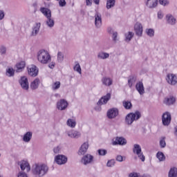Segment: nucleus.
Wrapping results in <instances>:
<instances>
[{
	"mask_svg": "<svg viewBox=\"0 0 177 177\" xmlns=\"http://www.w3.org/2000/svg\"><path fill=\"white\" fill-rule=\"evenodd\" d=\"M49 167L46 164H37L32 169V174L37 177H42L48 174Z\"/></svg>",
	"mask_w": 177,
	"mask_h": 177,
	"instance_id": "f257e3e1",
	"label": "nucleus"
},
{
	"mask_svg": "<svg viewBox=\"0 0 177 177\" xmlns=\"http://www.w3.org/2000/svg\"><path fill=\"white\" fill-rule=\"evenodd\" d=\"M37 60L41 64H48L51 60L50 55L47 50H40L37 53Z\"/></svg>",
	"mask_w": 177,
	"mask_h": 177,
	"instance_id": "f03ea898",
	"label": "nucleus"
},
{
	"mask_svg": "<svg viewBox=\"0 0 177 177\" xmlns=\"http://www.w3.org/2000/svg\"><path fill=\"white\" fill-rule=\"evenodd\" d=\"M141 117L142 114L139 111H137L135 113H130L127 115L125 122L127 125H132V124H133V121H138V120Z\"/></svg>",
	"mask_w": 177,
	"mask_h": 177,
	"instance_id": "7ed1b4c3",
	"label": "nucleus"
},
{
	"mask_svg": "<svg viewBox=\"0 0 177 177\" xmlns=\"http://www.w3.org/2000/svg\"><path fill=\"white\" fill-rule=\"evenodd\" d=\"M133 153L134 154H136L141 160V161L145 162V155H143V152H142V147L139 145V144H134L133 147Z\"/></svg>",
	"mask_w": 177,
	"mask_h": 177,
	"instance_id": "20e7f679",
	"label": "nucleus"
},
{
	"mask_svg": "<svg viewBox=\"0 0 177 177\" xmlns=\"http://www.w3.org/2000/svg\"><path fill=\"white\" fill-rule=\"evenodd\" d=\"M172 116L171 113L166 111L162 115V124L164 127H168L171 124Z\"/></svg>",
	"mask_w": 177,
	"mask_h": 177,
	"instance_id": "39448f33",
	"label": "nucleus"
},
{
	"mask_svg": "<svg viewBox=\"0 0 177 177\" xmlns=\"http://www.w3.org/2000/svg\"><path fill=\"white\" fill-rule=\"evenodd\" d=\"M166 81L169 85L177 84V76L174 73H168L166 76Z\"/></svg>",
	"mask_w": 177,
	"mask_h": 177,
	"instance_id": "423d86ee",
	"label": "nucleus"
},
{
	"mask_svg": "<svg viewBox=\"0 0 177 177\" xmlns=\"http://www.w3.org/2000/svg\"><path fill=\"white\" fill-rule=\"evenodd\" d=\"M120 111L117 108H112L108 110L106 115L109 120H113L118 116Z\"/></svg>",
	"mask_w": 177,
	"mask_h": 177,
	"instance_id": "0eeeda50",
	"label": "nucleus"
},
{
	"mask_svg": "<svg viewBox=\"0 0 177 177\" xmlns=\"http://www.w3.org/2000/svg\"><path fill=\"white\" fill-rule=\"evenodd\" d=\"M67 156L64 155H57L55 157V161L58 165H64L67 162Z\"/></svg>",
	"mask_w": 177,
	"mask_h": 177,
	"instance_id": "6e6552de",
	"label": "nucleus"
},
{
	"mask_svg": "<svg viewBox=\"0 0 177 177\" xmlns=\"http://www.w3.org/2000/svg\"><path fill=\"white\" fill-rule=\"evenodd\" d=\"M134 31L137 37H142L143 35V26L140 22H136L134 25Z\"/></svg>",
	"mask_w": 177,
	"mask_h": 177,
	"instance_id": "1a4fd4ad",
	"label": "nucleus"
},
{
	"mask_svg": "<svg viewBox=\"0 0 177 177\" xmlns=\"http://www.w3.org/2000/svg\"><path fill=\"white\" fill-rule=\"evenodd\" d=\"M67 107H68V102L64 99H62L57 102V109L61 110V111L66 110Z\"/></svg>",
	"mask_w": 177,
	"mask_h": 177,
	"instance_id": "9d476101",
	"label": "nucleus"
},
{
	"mask_svg": "<svg viewBox=\"0 0 177 177\" xmlns=\"http://www.w3.org/2000/svg\"><path fill=\"white\" fill-rule=\"evenodd\" d=\"M28 73L30 77H37L38 75L39 69L35 65H30L28 67Z\"/></svg>",
	"mask_w": 177,
	"mask_h": 177,
	"instance_id": "9b49d317",
	"label": "nucleus"
},
{
	"mask_svg": "<svg viewBox=\"0 0 177 177\" xmlns=\"http://www.w3.org/2000/svg\"><path fill=\"white\" fill-rule=\"evenodd\" d=\"M93 162V156L91 154L84 155L81 160V162L82 164H84V165H88V164H92Z\"/></svg>",
	"mask_w": 177,
	"mask_h": 177,
	"instance_id": "f8f14e48",
	"label": "nucleus"
},
{
	"mask_svg": "<svg viewBox=\"0 0 177 177\" xmlns=\"http://www.w3.org/2000/svg\"><path fill=\"white\" fill-rule=\"evenodd\" d=\"M19 82L22 89H24V91H28V79L26 76L21 77V79L19 80Z\"/></svg>",
	"mask_w": 177,
	"mask_h": 177,
	"instance_id": "ddd939ff",
	"label": "nucleus"
},
{
	"mask_svg": "<svg viewBox=\"0 0 177 177\" xmlns=\"http://www.w3.org/2000/svg\"><path fill=\"white\" fill-rule=\"evenodd\" d=\"M111 99V94L108 93L106 95L102 97L97 102V106H102V104H106L107 102Z\"/></svg>",
	"mask_w": 177,
	"mask_h": 177,
	"instance_id": "4468645a",
	"label": "nucleus"
},
{
	"mask_svg": "<svg viewBox=\"0 0 177 177\" xmlns=\"http://www.w3.org/2000/svg\"><path fill=\"white\" fill-rule=\"evenodd\" d=\"M95 26L96 28H100L102 27V14L99 12H96L95 15Z\"/></svg>",
	"mask_w": 177,
	"mask_h": 177,
	"instance_id": "2eb2a0df",
	"label": "nucleus"
},
{
	"mask_svg": "<svg viewBox=\"0 0 177 177\" xmlns=\"http://www.w3.org/2000/svg\"><path fill=\"white\" fill-rule=\"evenodd\" d=\"M113 146L116 145H120V146H125L127 145V140L124 137H116L115 140L112 142Z\"/></svg>",
	"mask_w": 177,
	"mask_h": 177,
	"instance_id": "dca6fc26",
	"label": "nucleus"
},
{
	"mask_svg": "<svg viewBox=\"0 0 177 177\" xmlns=\"http://www.w3.org/2000/svg\"><path fill=\"white\" fill-rule=\"evenodd\" d=\"M41 28V23H36L32 28V32H31V37H37L38 35V33L39 32V30Z\"/></svg>",
	"mask_w": 177,
	"mask_h": 177,
	"instance_id": "f3484780",
	"label": "nucleus"
},
{
	"mask_svg": "<svg viewBox=\"0 0 177 177\" xmlns=\"http://www.w3.org/2000/svg\"><path fill=\"white\" fill-rule=\"evenodd\" d=\"M19 165H20L21 171H24V169H26L27 172H30V171L31 170V167H30V164L26 160H21V162H19Z\"/></svg>",
	"mask_w": 177,
	"mask_h": 177,
	"instance_id": "a211bd4d",
	"label": "nucleus"
},
{
	"mask_svg": "<svg viewBox=\"0 0 177 177\" xmlns=\"http://www.w3.org/2000/svg\"><path fill=\"white\" fill-rule=\"evenodd\" d=\"M66 133L69 138L73 139H78L81 136V133L75 130L67 131Z\"/></svg>",
	"mask_w": 177,
	"mask_h": 177,
	"instance_id": "6ab92c4d",
	"label": "nucleus"
},
{
	"mask_svg": "<svg viewBox=\"0 0 177 177\" xmlns=\"http://www.w3.org/2000/svg\"><path fill=\"white\" fill-rule=\"evenodd\" d=\"M89 147V144L88 142H84L79 149L78 154L79 156H84Z\"/></svg>",
	"mask_w": 177,
	"mask_h": 177,
	"instance_id": "aec40b11",
	"label": "nucleus"
},
{
	"mask_svg": "<svg viewBox=\"0 0 177 177\" xmlns=\"http://www.w3.org/2000/svg\"><path fill=\"white\" fill-rule=\"evenodd\" d=\"M136 89L140 95H145V86H143V82H138L136 84Z\"/></svg>",
	"mask_w": 177,
	"mask_h": 177,
	"instance_id": "412c9836",
	"label": "nucleus"
},
{
	"mask_svg": "<svg viewBox=\"0 0 177 177\" xmlns=\"http://www.w3.org/2000/svg\"><path fill=\"white\" fill-rule=\"evenodd\" d=\"M32 139V133L31 131H27L23 136L22 140L25 143H30Z\"/></svg>",
	"mask_w": 177,
	"mask_h": 177,
	"instance_id": "4be33fe9",
	"label": "nucleus"
},
{
	"mask_svg": "<svg viewBox=\"0 0 177 177\" xmlns=\"http://www.w3.org/2000/svg\"><path fill=\"white\" fill-rule=\"evenodd\" d=\"M26 67V62L21 61L20 62L17 63L16 64V73H21L23 70H24Z\"/></svg>",
	"mask_w": 177,
	"mask_h": 177,
	"instance_id": "5701e85b",
	"label": "nucleus"
},
{
	"mask_svg": "<svg viewBox=\"0 0 177 177\" xmlns=\"http://www.w3.org/2000/svg\"><path fill=\"white\" fill-rule=\"evenodd\" d=\"M40 12L44 14V15L46 17V19L49 17H52V11H50L49 8L42 7L40 8Z\"/></svg>",
	"mask_w": 177,
	"mask_h": 177,
	"instance_id": "b1692460",
	"label": "nucleus"
},
{
	"mask_svg": "<svg viewBox=\"0 0 177 177\" xmlns=\"http://www.w3.org/2000/svg\"><path fill=\"white\" fill-rule=\"evenodd\" d=\"M158 4V0H147L146 5L150 9H153V8H156Z\"/></svg>",
	"mask_w": 177,
	"mask_h": 177,
	"instance_id": "393cba45",
	"label": "nucleus"
},
{
	"mask_svg": "<svg viewBox=\"0 0 177 177\" xmlns=\"http://www.w3.org/2000/svg\"><path fill=\"white\" fill-rule=\"evenodd\" d=\"M137 77L136 75H130L128 77V86L129 88H132L133 85H135V82H136Z\"/></svg>",
	"mask_w": 177,
	"mask_h": 177,
	"instance_id": "a878e982",
	"label": "nucleus"
},
{
	"mask_svg": "<svg viewBox=\"0 0 177 177\" xmlns=\"http://www.w3.org/2000/svg\"><path fill=\"white\" fill-rule=\"evenodd\" d=\"M102 82L105 86H111L113 85V80L110 77H102Z\"/></svg>",
	"mask_w": 177,
	"mask_h": 177,
	"instance_id": "bb28decb",
	"label": "nucleus"
},
{
	"mask_svg": "<svg viewBox=\"0 0 177 177\" xmlns=\"http://www.w3.org/2000/svg\"><path fill=\"white\" fill-rule=\"evenodd\" d=\"M176 101V99L175 97H166L164 100L165 104H167V106H171V104H174L175 102Z\"/></svg>",
	"mask_w": 177,
	"mask_h": 177,
	"instance_id": "cd10ccee",
	"label": "nucleus"
},
{
	"mask_svg": "<svg viewBox=\"0 0 177 177\" xmlns=\"http://www.w3.org/2000/svg\"><path fill=\"white\" fill-rule=\"evenodd\" d=\"M38 86H39V79H35L34 82L30 83V88L32 91H35V89H38Z\"/></svg>",
	"mask_w": 177,
	"mask_h": 177,
	"instance_id": "c85d7f7f",
	"label": "nucleus"
},
{
	"mask_svg": "<svg viewBox=\"0 0 177 177\" xmlns=\"http://www.w3.org/2000/svg\"><path fill=\"white\" fill-rule=\"evenodd\" d=\"M166 19H167V23H169V24H171V26H174V24L176 23V19L171 15H167L166 16Z\"/></svg>",
	"mask_w": 177,
	"mask_h": 177,
	"instance_id": "c756f323",
	"label": "nucleus"
},
{
	"mask_svg": "<svg viewBox=\"0 0 177 177\" xmlns=\"http://www.w3.org/2000/svg\"><path fill=\"white\" fill-rule=\"evenodd\" d=\"M98 59H102V60H105V59H109L110 57V54L104 52H100L97 54Z\"/></svg>",
	"mask_w": 177,
	"mask_h": 177,
	"instance_id": "7c9ffc66",
	"label": "nucleus"
},
{
	"mask_svg": "<svg viewBox=\"0 0 177 177\" xmlns=\"http://www.w3.org/2000/svg\"><path fill=\"white\" fill-rule=\"evenodd\" d=\"M46 24L49 28H52L55 26V20L52 17H48L46 21Z\"/></svg>",
	"mask_w": 177,
	"mask_h": 177,
	"instance_id": "2f4dec72",
	"label": "nucleus"
},
{
	"mask_svg": "<svg viewBox=\"0 0 177 177\" xmlns=\"http://www.w3.org/2000/svg\"><path fill=\"white\" fill-rule=\"evenodd\" d=\"M133 35H135V33H133V32H129L128 33H125L124 41L126 42H131V39H132V38H133Z\"/></svg>",
	"mask_w": 177,
	"mask_h": 177,
	"instance_id": "473e14b6",
	"label": "nucleus"
},
{
	"mask_svg": "<svg viewBox=\"0 0 177 177\" xmlns=\"http://www.w3.org/2000/svg\"><path fill=\"white\" fill-rule=\"evenodd\" d=\"M168 177H177V168L171 167L169 171Z\"/></svg>",
	"mask_w": 177,
	"mask_h": 177,
	"instance_id": "72a5a7b5",
	"label": "nucleus"
},
{
	"mask_svg": "<svg viewBox=\"0 0 177 177\" xmlns=\"http://www.w3.org/2000/svg\"><path fill=\"white\" fill-rule=\"evenodd\" d=\"M122 105L126 110H131V109H132V103L131 101L124 100L122 102Z\"/></svg>",
	"mask_w": 177,
	"mask_h": 177,
	"instance_id": "f704fd0d",
	"label": "nucleus"
},
{
	"mask_svg": "<svg viewBox=\"0 0 177 177\" xmlns=\"http://www.w3.org/2000/svg\"><path fill=\"white\" fill-rule=\"evenodd\" d=\"M115 6V0H107L106 1V9H111Z\"/></svg>",
	"mask_w": 177,
	"mask_h": 177,
	"instance_id": "c9c22d12",
	"label": "nucleus"
},
{
	"mask_svg": "<svg viewBox=\"0 0 177 177\" xmlns=\"http://www.w3.org/2000/svg\"><path fill=\"white\" fill-rule=\"evenodd\" d=\"M15 69L13 68H8L6 69V75L7 77H15Z\"/></svg>",
	"mask_w": 177,
	"mask_h": 177,
	"instance_id": "e433bc0d",
	"label": "nucleus"
},
{
	"mask_svg": "<svg viewBox=\"0 0 177 177\" xmlns=\"http://www.w3.org/2000/svg\"><path fill=\"white\" fill-rule=\"evenodd\" d=\"M66 124L68 127H70L71 128H75V126L77 125V122L74 119H68Z\"/></svg>",
	"mask_w": 177,
	"mask_h": 177,
	"instance_id": "4c0bfd02",
	"label": "nucleus"
},
{
	"mask_svg": "<svg viewBox=\"0 0 177 177\" xmlns=\"http://www.w3.org/2000/svg\"><path fill=\"white\" fill-rule=\"evenodd\" d=\"M63 60H64V54H63V53L59 51L57 53V62H58V63H62Z\"/></svg>",
	"mask_w": 177,
	"mask_h": 177,
	"instance_id": "58836bf2",
	"label": "nucleus"
},
{
	"mask_svg": "<svg viewBox=\"0 0 177 177\" xmlns=\"http://www.w3.org/2000/svg\"><path fill=\"white\" fill-rule=\"evenodd\" d=\"M8 52V48L5 46H0V55L1 56L6 55V53Z\"/></svg>",
	"mask_w": 177,
	"mask_h": 177,
	"instance_id": "ea45409f",
	"label": "nucleus"
},
{
	"mask_svg": "<svg viewBox=\"0 0 177 177\" xmlns=\"http://www.w3.org/2000/svg\"><path fill=\"white\" fill-rule=\"evenodd\" d=\"M157 158L159 161H165V155L162 152H158L156 154Z\"/></svg>",
	"mask_w": 177,
	"mask_h": 177,
	"instance_id": "a19ab883",
	"label": "nucleus"
},
{
	"mask_svg": "<svg viewBox=\"0 0 177 177\" xmlns=\"http://www.w3.org/2000/svg\"><path fill=\"white\" fill-rule=\"evenodd\" d=\"M60 82H55L52 84L53 91H57L60 88Z\"/></svg>",
	"mask_w": 177,
	"mask_h": 177,
	"instance_id": "79ce46f5",
	"label": "nucleus"
},
{
	"mask_svg": "<svg viewBox=\"0 0 177 177\" xmlns=\"http://www.w3.org/2000/svg\"><path fill=\"white\" fill-rule=\"evenodd\" d=\"M145 32L147 35L149 37H154V30L151 28H147L145 30Z\"/></svg>",
	"mask_w": 177,
	"mask_h": 177,
	"instance_id": "37998d69",
	"label": "nucleus"
},
{
	"mask_svg": "<svg viewBox=\"0 0 177 177\" xmlns=\"http://www.w3.org/2000/svg\"><path fill=\"white\" fill-rule=\"evenodd\" d=\"M73 70L75 71H77V73H79V74H82V70L81 69V66L78 63L75 64V66L73 68Z\"/></svg>",
	"mask_w": 177,
	"mask_h": 177,
	"instance_id": "c03bdc74",
	"label": "nucleus"
},
{
	"mask_svg": "<svg viewBox=\"0 0 177 177\" xmlns=\"http://www.w3.org/2000/svg\"><path fill=\"white\" fill-rule=\"evenodd\" d=\"M115 165V160L114 159L110 160L106 163V167H114Z\"/></svg>",
	"mask_w": 177,
	"mask_h": 177,
	"instance_id": "a18cd8bd",
	"label": "nucleus"
},
{
	"mask_svg": "<svg viewBox=\"0 0 177 177\" xmlns=\"http://www.w3.org/2000/svg\"><path fill=\"white\" fill-rule=\"evenodd\" d=\"M97 153L99 156H106L107 154V150L106 149H98Z\"/></svg>",
	"mask_w": 177,
	"mask_h": 177,
	"instance_id": "49530a36",
	"label": "nucleus"
},
{
	"mask_svg": "<svg viewBox=\"0 0 177 177\" xmlns=\"http://www.w3.org/2000/svg\"><path fill=\"white\" fill-rule=\"evenodd\" d=\"M56 1H59V6L61 8H64V6L67 5V2H66V0H56Z\"/></svg>",
	"mask_w": 177,
	"mask_h": 177,
	"instance_id": "de8ad7c7",
	"label": "nucleus"
},
{
	"mask_svg": "<svg viewBox=\"0 0 177 177\" xmlns=\"http://www.w3.org/2000/svg\"><path fill=\"white\" fill-rule=\"evenodd\" d=\"M125 157H123L121 155H118L116 156V161H118L119 162H122V161H125Z\"/></svg>",
	"mask_w": 177,
	"mask_h": 177,
	"instance_id": "09e8293b",
	"label": "nucleus"
},
{
	"mask_svg": "<svg viewBox=\"0 0 177 177\" xmlns=\"http://www.w3.org/2000/svg\"><path fill=\"white\" fill-rule=\"evenodd\" d=\"M160 146L162 149H164V147L167 146V143L165 142V138H162L160 140Z\"/></svg>",
	"mask_w": 177,
	"mask_h": 177,
	"instance_id": "8fccbe9b",
	"label": "nucleus"
},
{
	"mask_svg": "<svg viewBox=\"0 0 177 177\" xmlns=\"http://www.w3.org/2000/svg\"><path fill=\"white\" fill-rule=\"evenodd\" d=\"M159 3L163 6H167V5H169V1L168 0H159Z\"/></svg>",
	"mask_w": 177,
	"mask_h": 177,
	"instance_id": "3c124183",
	"label": "nucleus"
},
{
	"mask_svg": "<svg viewBox=\"0 0 177 177\" xmlns=\"http://www.w3.org/2000/svg\"><path fill=\"white\" fill-rule=\"evenodd\" d=\"M117 37H118V33L117 32L112 33V38L114 42H117Z\"/></svg>",
	"mask_w": 177,
	"mask_h": 177,
	"instance_id": "603ef678",
	"label": "nucleus"
},
{
	"mask_svg": "<svg viewBox=\"0 0 177 177\" xmlns=\"http://www.w3.org/2000/svg\"><path fill=\"white\" fill-rule=\"evenodd\" d=\"M129 177H140V174L135 172L130 173Z\"/></svg>",
	"mask_w": 177,
	"mask_h": 177,
	"instance_id": "864d4df0",
	"label": "nucleus"
},
{
	"mask_svg": "<svg viewBox=\"0 0 177 177\" xmlns=\"http://www.w3.org/2000/svg\"><path fill=\"white\" fill-rule=\"evenodd\" d=\"M5 17V12L3 10H0V20H3Z\"/></svg>",
	"mask_w": 177,
	"mask_h": 177,
	"instance_id": "5fc2aeb1",
	"label": "nucleus"
},
{
	"mask_svg": "<svg viewBox=\"0 0 177 177\" xmlns=\"http://www.w3.org/2000/svg\"><path fill=\"white\" fill-rule=\"evenodd\" d=\"M18 177H28L27 176V174L23 171H20L19 174H18Z\"/></svg>",
	"mask_w": 177,
	"mask_h": 177,
	"instance_id": "6e6d98bb",
	"label": "nucleus"
},
{
	"mask_svg": "<svg viewBox=\"0 0 177 177\" xmlns=\"http://www.w3.org/2000/svg\"><path fill=\"white\" fill-rule=\"evenodd\" d=\"M53 151L55 154H57L60 152V148L59 147H57L54 148Z\"/></svg>",
	"mask_w": 177,
	"mask_h": 177,
	"instance_id": "4d7b16f0",
	"label": "nucleus"
},
{
	"mask_svg": "<svg viewBox=\"0 0 177 177\" xmlns=\"http://www.w3.org/2000/svg\"><path fill=\"white\" fill-rule=\"evenodd\" d=\"M164 17V15L162 14V12L159 11L158 12V19H162Z\"/></svg>",
	"mask_w": 177,
	"mask_h": 177,
	"instance_id": "13d9d810",
	"label": "nucleus"
},
{
	"mask_svg": "<svg viewBox=\"0 0 177 177\" xmlns=\"http://www.w3.org/2000/svg\"><path fill=\"white\" fill-rule=\"evenodd\" d=\"M86 6H92V0H86Z\"/></svg>",
	"mask_w": 177,
	"mask_h": 177,
	"instance_id": "bf43d9fd",
	"label": "nucleus"
},
{
	"mask_svg": "<svg viewBox=\"0 0 177 177\" xmlns=\"http://www.w3.org/2000/svg\"><path fill=\"white\" fill-rule=\"evenodd\" d=\"M107 32H109V34H113V33H114L115 32H114V30H113V28H107Z\"/></svg>",
	"mask_w": 177,
	"mask_h": 177,
	"instance_id": "052dcab7",
	"label": "nucleus"
},
{
	"mask_svg": "<svg viewBox=\"0 0 177 177\" xmlns=\"http://www.w3.org/2000/svg\"><path fill=\"white\" fill-rule=\"evenodd\" d=\"M55 64L54 62H52L50 64H48L49 68H55Z\"/></svg>",
	"mask_w": 177,
	"mask_h": 177,
	"instance_id": "680f3d73",
	"label": "nucleus"
},
{
	"mask_svg": "<svg viewBox=\"0 0 177 177\" xmlns=\"http://www.w3.org/2000/svg\"><path fill=\"white\" fill-rule=\"evenodd\" d=\"M140 177H151V176L149 174H144L142 176H140Z\"/></svg>",
	"mask_w": 177,
	"mask_h": 177,
	"instance_id": "e2e57ef3",
	"label": "nucleus"
},
{
	"mask_svg": "<svg viewBox=\"0 0 177 177\" xmlns=\"http://www.w3.org/2000/svg\"><path fill=\"white\" fill-rule=\"evenodd\" d=\"M94 3H95V5H99V3H100V0H93Z\"/></svg>",
	"mask_w": 177,
	"mask_h": 177,
	"instance_id": "0e129e2a",
	"label": "nucleus"
},
{
	"mask_svg": "<svg viewBox=\"0 0 177 177\" xmlns=\"http://www.w3.org/2000/svg\"><path fill=\"white\" fill-rule=\"evenodd\" d=\"M72 6H74V3H72Z\"/></svg>",
	"mask_w": 177,
	"mask_h": 177,
	"instance_id": "69168bd1",
	"label": "nucleus"
},
{
	"mask_svg": "<svg viewBox=\"0 0 177 177\" xmlns=\"http://www.w3.org/2000/svg\"><path fill=\"white\" fill-rule=\"evenodd\" d=\"M108 16H110V14H108Z\"/></svg>",
	"mask_w": 177,
	"mask_h": 177,
	"instance_id": "338daca9",
	"label": "nucleus"
}]
</instances>
